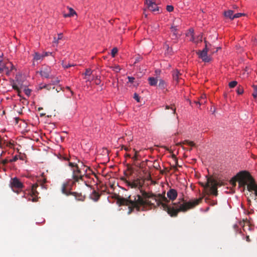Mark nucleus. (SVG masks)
<instances>
[{
	"mask_svg": "<svg viewBox=\"0 0 257 257\" xmlns=\"http://www.w3.org/2000/svg\"><path fill=\"white\" fill-rule=\"evenodd\" d=\"M202 200V198L194 199L188 202L185 201L183 198L180 199V201L169 204L170 202L164 195H155L152 193L145 191L142 192V196L140 195H130L127 198L118 197L117 203L119 206L126 205L128 207V214H131L136 209L140 211L142 206L146 205L159 206L161 205L163 209L167 212L171 217H176L179 212H186L198 205Z\"/></svg>",
	"mask_w": 257,
	"mask_h": 257,
	"instance_id": "f257e3e1",
	"label": "nucleus"
},
{
	"mask_svg": "<svg viewBox=\"0 0 257 257\" xmlns=\"http://www.w3.org/2000/svg\"><path fill=\"white\" fill-rule=\"evenodd\" d=\"M238 179V187L243 188V191L245 189L246 185L253 178L247 171H241L236 175Z\"/></svg>",
	"mask_w": 257,
	"mask_h": 257,
	"instance_id": "f03ea898",
	"label": "nucleus"
},
{
	"mask_svg": "<svg viewBox=\"0 0 257 257\" xmlns=\"http://www.w3.org/2000/svg\"><path fill=\"white\" fill-rule=\"evenodd\" d=\"M201 185L204 189H209L210 193L216 196L218 195L217 186H220L223 184L213 178H207L206 183L204 184L202 183Z\"/></svg>",
	"mask_w": 257,
	"mask_h": 257,
	"instance_id": "7ed1b4c3",
	"label": "nucleus"
},
{
	"mask_svg": "<svg viewBox=\"0 0 257 257\" xmlns=\"http://www.w3.org/2000/svg\"><path fill=\"white\" fill-rule=\"evenodd\" d=\"M69 166L71 167L72 171V178L74 180V182H78L79 180H82V178L85 174V173L83 174L82 172V170H83L85 172H86L88 169H89V168L83 166V169H80L78 167V166L74 163L69 162Z\"/></svg>",
	"mask_w": 257,
	"mask_h": 257,
	"instance_id": "20e7f679",
	"label": "nucleus"
},
{
	"mask_svg": "<svg viewBox=\"0 0 257 257\" xmlns=\"http://www.w3.org/2000/svg\"><path fill=\"white\" fill-rule=\"evenodd\" d=\"M68 186V183H64L62 185L61 191L62 192L66 195H73L75 197V199L77 200L83 201L85 198V196H83L81 193H78L75 192H71L70 191L67 190V187Z\"/></svg>",
	"mask_w": 257,
	"mask_h": 257,
	"instance_id": "39448f33",
	"label": "nucleus"
},
{
	"mask_svg": "<svg viewBox=\"0 0 257 257\" xmlns=\"http://www.w3.org/2000/svg\"><path fill=\"white\" fill-rule=\"evenodd\" d=\"M10 187L14 192L19 194L24 186L18 178L15 177L11 180Z\"/></svg>",
	"mask_w": 257,
	"mask_h": 257,
	"instance_id": "423d86ee",
	"label": "nucleus"
},
{
	"mask_svg": "<svg viewBox=\"0 0 257 257\" xmlns=\"http://www.w3.org/2000/svg\"><path fill=\"white\" fill-rule=\"evenodd\" d=\"M205 47L202 51H198L197 52L199 57L203 61L208 62L210 61V58L207 55L208 48L207 47V42L205 41Z\"/></svg>",
	"mask_w": 257,
	"mask_h": 257,
	"instance_id": "0eeeda50",
	"label": "nucleus"
},
{
	"mask_svg": "<svg viewBox=\"0 0 257 257\" xmlns=\"http://www.w3.org/2000/svg\"><path fill=\"white\" fill-rule=\"evenodd\" d=\"M38 187L37 184H34L32 185V188L30 191L31 194L30 198L28 199L29 200H32L33 202H36L38 200L39 194L37 190V188Z\"/></svg>",
	"mask_w": 257,
	"mask_h": 257,
	"instance_id": "6e6552de",
	"label": "nucleus"
},
{
	"mask_svg": "<svg viewBox=\"0 0 257 257\" xmlns=\"http://www.w3.org/2000/svg\"><path fill=\"white\" fill-rule=\"evenodd\" d=\"M51 72V69L48 66H44L42 67L39 73L41 76L43 77L48 78L49 77Z\"/></svg>",
	"mask_w": 257,
	"mask_h": 257,
	"instance_id": "1a4fd4ad",
	"label": "nucleus"
},
{
	"mask_svg": "<svg viewBox=\"0 0 257 257\" xmlns=\"http://www.w3.org/2000/svg\"><path fill=\"white\" fill-rule=\"evenodd\" d=\"M167 197L169 199V201H174L177 197L178 193L177 191L174 189H170L167 193Z\"/></svg>",
	"mask_w": 257,
	"mask_h": 257,
	"instance_id": "9d476101",
	"label": "nucleus"
},
{
	"mask_svg": "<svg viewBox=\"0 0 257 257\" xmlns=\"http://www.w3.org/2000/svg\"><path fill=\"white\" fill-rule=\"evenodd\" d=\"M247 189L248 191L251 192L254 191L257 189V184L255 182V180L253 178L246 185Z\"/></svg>",
	"mask_w": 257,
	"mask_h": 257,
	"instance_id": "9b49d317",
	"label": "nucleus"
},
{
	"mask_svg": "<svg viewBox=\"0 0 257 257\" xmlns=\"http://www.w3.org/2000/svg\"><path fill=\"white\" fill-rule=\"evenodd\" d=\"M147 6L148 9L152 12H156L159 11V8L157 6L155 0L149 1Z\"/></svg>",
	"mask_w": 257,
	"mask_h": 257,
	"instance_id": "f8f14e48",
	"label": "nucleus"
},
{
	"mask_svg": "<svg viewBox=\"0 0 257 257\" xmlns=\"http://www.w3.org/2000/svg\"><path fill=\"white\" fill-rule=\"evenodd\" d=\"M223 15L226 19H229L230 20H233L234 19V14L232 10H228L224 11Z\"/></svg>",
	"mask_w": 257,
	"mask_h": 257,
	"instance_id": "ddd939ff",
	"label": "nucleus"
},
{
	"mask_svg": "<svg viewBox=\"0 0 257 257\" xmlns=\"http://www.w3.org/2000/svg\"><path fill=\"white\" fill-rule=\"evenodd\" d=\"M181 75V74L177 69H176L173 71L172 76L173 79L174 81H176L177 83H179L180 80V76Z\"/></svg>",
	"mask_w": 257,
	"mask_h": 257,
	"instance_id": "4468645a",
	"label": "nucleus"
},
{
	"mask_svg": "<svg viewBox=\"0 0 257 257\" xmlns=\"http://www.w3.org/2000/svg\"><path fill=\"white\" fill-rule=\"evenodd\" d=\"M164 47L166 49V53L167 54L171 55L174 53L172 48L170 47L168 44L165 43L164 45Z\"/></svg>",
	"mask_w": 257,
	"mask_h": 257,
	"instance_id": "2eb2a0df",
	"label": "nucleus"
},
{
	"mask_svg": "<svg viewBox=\"0 0 257 257\" xmlns=\"http://www.w3.org/2000/svg\"><path fill=\"white\" fill-rule=\"evenodd\" d=\"M182 144L183 145H188L190 146L191 147H195L196 146L195 144L193 142L190 141H189V140H185V141H184L182 142L178 143L177 144V145L180 146V145H181Z\"/></svg>",
	"mask_w": 257,
	"mask_h": 257,
	"instance_id": "dca6fc26",
	"label": "nucleus"
},
{
	"mask_svg": "<svg viewBox=\"0 0 257 257\" xmlns=\"http://www.w3.org/2000/svg\"><path fill=\"white\" fill-rule=\"evenodd\" d=\"M100 197V195L95 190H93L91 195L90 198L95 201H98Z\"/></svg>",
	"mask_w": 257,
	"mask_h": 257,
	"instance_id": "f3484780",
	"label": "nucleus"
},
{
	"mask_svg": "<svg viewBox=\"0 0 257 257\" xmlns=\"http://www.w3.org/2000/svg\"><path fill=\"white\" fill-rule=\"evenodd\" d=\"M132 188H140L141 187L142 185L141 184L140 180L139 179H137L132 182Z\"/></svg>",
	"mask_w": 257,
	"mask_h": 257,
	"instance_id": "a211bd4d",
	"label": "nucleus"
},
{
	"mask_svg": "<svg viewBox=\"0 0 257 257\" xmlns=\"http://www.w3.org/2000/svg\"><path fill=\"white\" fill-rule=\"evenodd\" d=\"M45 57L44 55H42L38 52H35L34 54V60L36 61L41 60Z\"/></svg>",
	"mask_w": 257,
	"mask_h": 257,
	"instance_id": "6ab92c4d",
	"label": "nucleus"
},
{
	"mask_svg": "<svg viewBox=\"0 0 257 257\" xmlns=\"http://www.w3.org/2000/svg\"><path fill=\"white\" fill-rule=\"evenodd\" d=\"M68 9H69V13L64 14L63 16L64 17H71L76 14V12L74 11V10L73 9H72L71 8H68Z\"/></svg>",
	"mask_w": 257,
	"mask_h": 257,
	"instance_id": "aec40b11",
	"label": "nucleus"
},
{
	"mask_svg": "<svg viewBox=\"0 0 257 257\" xmlns=\"http://www.w3.org/2000/svg\"><path fill=\"white\" fill-rule=\"evenodd\" d=\"M149 83L151 86H156L157 84L158 80L154 77H149L148 78Z\"/></svg>",
	"mask_w": 257,
	"mask_h": 257,
	"instance_id": "412c9836",
	"label": "nucleus"
},
{
	"mask_svg": "<svg viewBox=\"0 0 257 257\" xmlns=\"http://www.w3.org/2000/svg\"><path fill=\"white\" fill-rule=\"evenodd\" d=\"M171 32L173 33V37H174L173 39H176L178 38V34L177 33V28L176 26H172L171 28Z\"/></svg>",
	"mask_w": 257,
	"mask_h": 257,
	"instance_id": "4be33fe9",
	"label": "nucleus"
},
{
	"mask_svg": "<svg viewBox=\"0 0 257 257\" xmlns=\"http://www.w3.org/2000/svg\"><path fill=\"white\" fill-rule=\"evenodd\" d=\"M166 86V82L162 79H160L158 87L162 89H165Z\"/></svg>",
	"mask_w": 257,
	"mask_h": 257,
	"instance_id": "5701e85b",
	"label": "nucleus"
},
{
	"mask_svg": "<svg viewBox=\"0 0 257 257\" xmlns=\"http://www.w3.org/2000/svg\"><path fill=\"white\" fill-rule=\"evenodd\" d=\"M238 182V179H237V177L236 175L234 176L232 179L230 180V183L231 184V185L233 187H235L236 185V182Z\"/></svg>",
	"mask_w": 257,
	"mask_h": 257,
	"instance_id": "b1692460",
	"label": "nucleus"
},
{
	"mask_svg": "<svg viewBox=\"0 0 257 257\" xmlns=\"http://www.w3.org/2000/svg\"><path fill=\"white\" fill-rule=\"evenodd\" d=\"M9 66H6L3 62L2 59H0V71H4V69L8 70Z\"/></svg>",
	"mask_w": 257,
	"mask_h": 257,
	"instance_id": "393cba45",
	"label": "nucleus"
},
{
	"mask_svg": "<svg viewBox=\"0 0 257 257\" xmlns=\"http://www.w3.org/2000/svg\"><path fill=\"white\" fill-rule=\"evenodd\" d=\"M63 38V34L62 33H60L58 35L57 38H54V40L53 41L54 43L58 44L59 43V41L61 40Z\"/></svg>",
	"mask_w": 257,
	"mask_h": 257,
	"instance_id": "a878e982",
	"label": "nucleus"
},
{
	"mask_svg": "<svg viewBox=\"0 0 257 257\" xmlns=\"http://www.w3.org/2000/svg\"><path fill=\"white\" fill-rule=\"evenodd\" d=\"M110 68L112 69V70L115 72H119L120 70H121V68L119 65H115L114 66H111Z\"/></svg>",
	"mask_w": 257,
	"mask_h": 257,
	"instance_id": "bb28decb",
	"label": "nucleus"
},
{
	"mask_svg": "<svg viewBox=\"0 0 257 257\" xmlns=\"http://www.w3.org/2000/svg\"><path fill=\"white\" fill-rule=\"evenodd\" d=\"M62 65L63 66V67L65 69H67V68H68L70 67H72V66H74V64H67L66 62H64V61H62Z\"/></svg>",
	"mask_w": 257,
	"mask_h": 257,
	"instance_id": "cd10ccee",
	"label": "nucleus"
},
{
	"mask_svg": "<svg viewBox=\"0 0 257 257\" xmlns=\"http://www.w3.org/2000/svg\"><path fill=\"white\" fill-rule=\"evenodd\" d=\"M43 88H46L47 90H50V89L51 88V85H47V84H44V85L41 84V85H40V86L39 87V90H41V89H42Z\"/></svg>",
	"mask_w": 257,
	"mask_h": 257,
	"instance_id": "c85d7f7f",
	"label": "nucleus"
},
{
	"mask_svg": "<svg viewBox=\"0 0 257 257\" xmlns=\"http://www.w3.org/2000/svg\"><path fill=\"white\" fill-rule=\"evenodd\" d=\"M118 50L117 48L114 47L111 50V54L112 57H114L116 54L117 53Z\"/></svg>",
	"mask_w": 257,
	"mask_h": 257,
	"instance_id": "c756f323",
	"label": "nucleus"
},
{
	"mask_svg": "<svg viewBox=\"0 0 257 257\" xmlns=\"http://www.w3.org/2000/svg\"><path fill=\"white\" fill-rule=\"evenodd\" d=\"M253 92L252 93V96L254 98H256L257 97V85H253Z\"/></svg>",
	"mask_w": 257,
	"mask_h": 257,
	"instance_id": "7c9ffc66",
	"label": "nucleus"
},
{
	"mask_svg": "<svg viewBox=\"0 0 257 257\" xmlns=\"http://www.w3.org/2000/svg\"><path fill=\"white\" fill-rule=\"evenodd\" d=\"M237 82L236 81H232L229 83V86L230 88H234L236 86Z\"/></svg>",
	"mask_w": 257,
	"mask_h": 257,
	"instance_id": "2f4dec72",
	"label": "nucleus"
},
{
	"mask_svg": "<svg viewBox=\"0 0 257 257\" xmlns=\"http://www.w3.org/2000/svg\"><path fill=\"white\" fill-rule=\"evenodd\" d=\"M134 151H135V156L132 158V159L133 160L134 162H135L137 160H138V154L139 152L138 151H136L135 149H134Z\"/></svg>",
	"mask_w": 257,
	"mask_h": 257,
	"instance_id": "473e14b6",
	"label": "nucleus"
},
{
	"mask_svg": "<svg viewBox=\"0 0 257 257\" xmlns=\"http://www.w3.org/2000/svg\"><path fill=\"white\" fill-rule=\"evenodd\" d=\"M13 88L16 90L18 93V95L20 96V90L19 87L15 83H14L12 85Z\"/></svg>",
	"mask_w": 257,
	"mask_h": 257,
	"instance_id": "72a5a7b5",
	"label": "nucleus"
},
{
	"mask_svg": "<svg viewBox=\"0 0 257 257\" xmlns=\"http://www.w3.org/2000/svg\"><path fill=\"white\" fill-rule=\"evenodd\" d=\"M237 92L238 94H241L243 92V88L241 86H239L237 88Z\"/></svg>",
	"mask_w": 257,
	"mask_h": 257,
	"instance_id": "f704fd0d",
	"label": "nucleus"
},
{
	"mask_svg": "<svg viewBox=\"0 0 257 257\" xmlns=\"http://www.w3.org/2000/svg\"><path fill=\"white\" fill-rule=\"evenodd\" d=\"M92 71L90 69H86V71L85 73V76H90V75L92 74Z\"/></svg>",
	"mask_w": 257,
	"mask_h": 257,
	"instance_id": "c9c22d12",
	"label": "nucleus"
},
{
	"mask_svg": "<svg viewBox=\"0 0 257 257\" xmlns=\"http://www.w3.org/2000/svg\"><path fill=\"white\" fill-rule=\"evenodd\" d=\"M134 98L137 100V102H140V97L139 96V95L135 93L134 95Z\"/></svg>",
	"mask_w": 257,
	"mask_h": 257,
	"instance_id": "e433bc0d",
	"label": "nucleus"
},
{
	"mask_svg": "<svg viewBox=\"0 0 257 257\" xmlns=\"http://www.w3.org/2000/svg\"><path fill=\"white\" fill-rule=\"evenodd\" d=\"M245 14L244 13H236L234 14V19L235 18H238L239 17H240L242 16H244Z\"/></svg>",
	"mask_w": 257,
	"mask_h": 257,
	"instance_id": "4c0bfd02",
	"label": "nucleus"
},
{
	"mask_svg": "<svg viewBox=\"0 0 257 257\" xmlns=\"http://www.w3.org/2000/svg\"><path fill=\"white\" fill-rule=\"evenodd\" d=\"M166 9L168 12H171L174 10V7L171 5H168L167 6Z\"/></svg>",
	"mask_w": 257,
	"mask_h": 257,
	"instance_id": "58836bf2",
	"label": "nucleus"
},
{
	"mask_svg": "<svg viewBox=\"0 0 257 257\" xmlns=\"http://www.w3.org/2000/svg\"><path fill=\"white\" fill-rule=\"evenodd\" d=\"M169 108H171L172 110V113L173 114H175V113L176 112L175 108H174L173 106L170 107L169 105H166V109H169Z\"/></svg>",
	"mask_w": 257,
	"mask_h": 257,
	"instance_id": "ea45409f",
	"label": "nucleus"
},
{
	"mask_svg": "<svg viewBox=\"0 0 257 257\" xmlns=\"http://www.w3.org/2000/svg\"><path fill=\"white\" fill-rule=\"evenodd\" d=\"M24 92L26 95L29 96L31 94V90L29 89H25Z\"/></svg>",
	"mask_w": 257,
	"mask_h": 257,
	"instance_id": "a19ab883",
	"label": "nucleus"
},
{
	"mask_svg": "<svg viewBox=\"0 0 257 257\" xmlns=\"http://www.w3.org/2000/svg\"><path fill=\"white\" fill-rule=\"evenodd\" d=\"M18 156L17 155L15 156L12 159L10 160L9 161L10 162H16L18 160Z\"/></svg>",
	"mask_w": 257,
	"mask_h": 257,
	"instance_id": "79ce46f5",
	"label": "nucleus"
},
{
	"mask_svg": "<svg viewBox=\"0 0 257 257\" xmlns=\"http://www.w3.org/2000/svg\"><path fill=\"white\" fill-rule=\"evenodd\" d=\"M173 157H174V158H175V161H176V165H175V166H173V169H174L175 171H176V170H177V166H178V161H177V158H176L175 156H173Z\"/></svg>",
	"mask_w": 257,
	"mask_h": 257,
	"instance_id": "37998d69",
	"label": "nucleus"
},
{
	"mask_svg": "<svg viewBox=\"0 0 257 257\" xmlns=\"http://www.w3.org/2000/svg\"><path fill=\"white\" fill-rule=\"evenodd\" d=\"M127 78L128 79V82L130 83H133L134 81L135 78L133 77L128 76Z\"/></svg>",
	"mask_w": 257,
	"mask_h": 257,
	"instance_id": "c03bdc74",
	"label": "nucleus"
},
{
	"mask_svg": "<svg viewBox=\"0 0 257 257\" xmlns=\"http://www.w3.org/2000/svg\"><path fill=\"white\" fill-rule=\"evenodd\" d=\"M8 162L9 161L7 159H4L2 160L1 163L3 165L5 166L8 163Z\"/></svg>",
	"mask_w": 257,
	"mask_h": 257,
	"instance_id": "a18cd8bd",
	"label": "nucleus"
},
{
	"mask_svg": "<svg viewBox=\"0 0 257 257\" xmlns=\"http://www.w3.org/2000/svg\"><path fill=\"white\" fill-rule=\"evenodd\" d=\"M101 80L100 79H95V83L96 85H99L100 84Z\"/></svg>",
	"mask_w": 257,
	"mask_h": 257,
	"instance_id": "49530a36",
	"label": "nucleus"
},
{
	"mask_svg": "<svg viewBox=\"0 0 257 257\" xmlns=\"http://www.w3.org/2000/svg\"><path fill=\"white\" fill-rule=\"evenodd\" d=\"M125 183L126 184V185L128 186H130L131 187V188H132V182H130L129 181H125Z\"/></svg>",
	"mask_w": 257,
	"mask_h": 257,
	"instance_id": "de8ad7c7",
	"label": "nucleus"
},
{
	"mask_svg": "<svg viewBox=\"0 0 257 257\" xmlns=\"http://www.w3.org/2000/svg\"><path fill=\"white\" fill-rule=\"evenodd\" d=\"M194 102L196 104H199V105H200L201 104L205 102V101L203 102V101H195Z\"/></svg>",
	"mask_w": 257,
	"mask_h": 257,
	"instance_id": "09e8293b",
	"label": "nucleus"
},
{
	"mask_svg": "<svg viewBox=\"0 0 257 257\" xmlns=\"http://www.w3.org/2000/svg\"><path fill=\"white\" fill-rule=\"evenodd\" d=\"M253 44L254 45L257 44V39H256L255 38H254L253 40Z\"/></svg>",
	"mask_w": 257,
	"mask_h": 257,
	"instance_id": "8fccbe9b",
	"label": "nucleus"
},
{
	"mask_svg": "<svg viewBox=\"0 0 257 257\" xmlns=\"http://www.w3.org/2000/svg\"><path fill=\"white\" fill-rule=\"evenodd\" d=\"M221 49V48H220V47H217V48H216V50L215 51H212L211 50V52H212V53H215V52H217L218 51V50L219 49Z\"/></svg>",
	"mask_w": 257,
	"mask_h": 257,
	"instance_id": "3c124183",
	"label": "nucleus"
},
{
	"mask_svg": "<svg viewBox=\"0 0 257 257\" xmlns=\"http://www.w3.org/2000/svg\"><path fill=\"white\" fill-rule=\"evenodd\" d=\"M122 149H124L125 151H127L128 150V148L125 147L124 146H122Z\"/></svg>",
	"mask_w": 257,
	"mask_h": 257,
	"instance_id": "603ef678",
	"label": "nucleus"
},
{
	"mask_svg": "<svg viewBox=\"0 0 257 257\" xmlns=\"http://www.w3.org/2000/svg\"><path fill=\"white\" fill-rule=\"evenodd\" d=\"M246 240L248 242L250 241V239H249V236L247 235L246 236Z\"/></svg>",
	"mask_w": 257,
	"mask_h": 257,
	"instance_id": "864d4df0",
	"label": "nucleus"
},
{
	"mask_svg": "<svg viewBox=\"0 0 257 257\" xmlns=\"http://www.w3.org/2000/svg\"><path fill=\"white\" fill-rule=\"evenodd\" d=\"M42 181H43V183H45L46 182V179L43 178L42 180Z\"/></svg>",
	"mask_w": 257,
	"mask_h": 257,
	"instance_id": "5fc2aeb1",
	"label": "nucleus"
},
{
	"mask_svg": "<svg viewBox=\"0 0 257 257\" xmlns=\"http://www.w3.org/2000/svg\"><path fill=\"white\" fill-rule=\"evenodd\" d=\"M202 36H199V39H198V41H202Z\"/></svg>",
	"mask_w": 257,
	"mask_h": 257,
	"instance_id": "6e6d98bb",
	"label": "nucleus"
},
{
	"mask_svg": "<svg viewBox=\"0 0 257 257\" xmlns=\"http://www.w3.org/2000/svg\"><path fill=\"white\" fill-rule=\"evenodd\" d=\"M254 191V195L255 196H257V189H256Z\"/></svg>",
	"mask_w": 257,
	"mask_h": 257,
	"instance_id": "4d7b16f0",
	"label": "nucleus"
},
{
	"mask_svg": "<svg viewBox=\"0 0 257 257\" xmlns=\"http://www.w3.org/2000/svg\"><path fill=\"white\" fill-rule=\"evenodd\" d=\"M8 65L11 66L12 69L13 68L14 66L11 63H8Z\"/></svg>",
	"mask_w": 257,
	"mask_h": 257,
	"instance_id": "13d9d810",
	"label": "nucleus"
},
{
	"mask_svg": "<svg viewBox=\"0 0 257 257\" xmlns=\"http://www.w3.org/2000/svg\"><path fill=\"white\" fill-rule=\"evenodd\" d=\"M49 54V53L46 52V53H45V54L44 56H48ZM50 54H51V53H50Z\"/></svg>",
	"mask_w": 257,
	"mask_h": 257,
	"instance_id": "bf43d9fd",
	"label": "nucleus"
},
{
	"mask_svg": "<svg viewBox=\"0 0 257 257\" xmlns=\"http://www.w3.org/2000/svg\"><path fill=\"white\" fill-rule=\"evenodd\" d=\"M217 204V201H213V203L212 204L213 205H214Z\"/></svg>",
	"mask_w": 257,
	"mask_h": 257,
	"instance_id": "052dcab7",
	"label": "nucleus"
},
{
	"mask_svg": "<svg viewBox=\"0 0 257 257\" xmlns=\"http://www.w3.org/2000/svg\"><path fill=\"white\" fill-rule=\"evenodd\" d=\"M126 157H129V158H131V155H130V154H126Z\"/></svg>",
	"mask_w": 257,
	"mask_h": 257,
	"instance_id": "680f3d73",
	"label": "nucleus"
},
{
	"mask_svg": "<svg viewBox=\"0 0 257 257\" xmlns=\"http://www.w3.org/2000/svg\"><path fill=\"white\" fill-rule=\"evenodd\" d=\"M58 82H59V80H55V81H54L55 83H58Z\"/></svg>",
	"mask_w": 257,
	"mask_h": 257,
	"instance_id": "e2e57ef3",
	"label": "nucleus"
},
{
	"mask_svg": "<svg viewBox=\"0 0 257 257\" xmlns=\"http://www.w3.org/2000/svg\"><path fill=\"white\" fill-rule=\"evenodd\" d=\"M94 79V77H93V79ZM95 79H100L99 78H98V76H96L95 78Z\"/></svg>",
	"mask_w": 257,
	"mask_h": 257,
	"instance_id": "0e129e2a",
	"label": "nucleus"
},
{
	"mask_svg": "<svg viewBox=\"0 0 257 257\" xmlns=\"http://www.w3.org/2000/svg\"><path fill=\"white\" fill-rule=\"evenodd\" d=\"M237 8V6H233V9H236Z\"/></svg>",
	"mask_w": 257,
	"mask_h": 257,
	"instance_id": "69168bd1",
	"label": "nucleus"
},
{
	"mask_svg": "<svg viewBox=\"0 0 257 257\" xmlns=\"http://www.w3.org/2000/svg\"><path fill=\"white\" fill-rule=\"evenodd\" d=\"M3 56V54H2V55H0V59H2V58Z\"/></svg>",
	"mask_w": 257,
	"mask_h": 257,
	"instance_id": "338daca9",
	"label": "nucleus"
},
{
	"mask_svg": "<svg viewBox=\"0 0 257 257\" xmlns=\"http://www.w3.org/2000/svg\"><path fill=\"white\" fill-rule=\"evenodd\" d=\"M43 109V108H42V107H39V108H38V110H41V109Z\"/></svg>",
	"mask_w": 257,
	"mask_h": 257,
	"instance_id": "774afa93",
	"label": "nucleus"
}]
</instances>
